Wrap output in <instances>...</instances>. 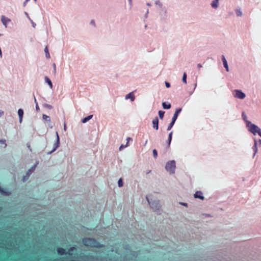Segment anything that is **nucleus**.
Masks as SVG:
<instances>
[{
	"label": "nucleus",
	"mask_w": 261,
	"mask_h": 261,
	"mask_svg": "<svg viewBox=\"0 0 261 261\" xmlns=\"http://www.w3.org/2000/svg\"><path fill=\"white\" fill-rule=\"evenodd\" d=\"M172 135V133L171 132L169 135V142H168V145L169 146L170 145L171 141Z\"/></svg>",
	"instance_id": "c85d7f7f"
},
{
	"label": "nucleus",
	"mask_w": 261,
	"mask_h": 261,
	"mask_svg": "<svg viewBox=\"0 0 261 261\" xmlns=\"http://www.w3.org/2000/svg\"><path fill=\"white\" fill-rule=\"evenodd\" d=\"M181 108H179L178 109H177L174 114V116L172 118V120L175 121L177 118V116H178V114L180 113V112L181 111Z\"/></svg>",
	"instance_id": "ddd939ff"
},
{
	"label": "nucleus",
	"mask_w": 261,
	"mask_h": 261,
	"mask_svg": "<svg viewBox=\"0 0 261 261\" xmlns=\"http://www.w3.org/2000/svg\"><path fill=\"white\" fill-rule=\"evenodd\" d=\"M164 114H165V112L162 111H159V115L160 118L161 119H163V118L164 117Z\"/></svg>",
	"instance_id": "5701e85b"
},
{
	"label": "nucleus",
	"mask_w": 261,
	"mask_h": 261,
	"mask_svg": "<svg viewBox=\"0 0 261 261\" xmlns=\"http://www.w3.org/2000/svg\"><path fill=\"white\" fill-rule=\"evenodd\" d=\"M118 185L119 187H121L123 186V181L121 178H120L118 181Z\"/></svg>",
	"instance_id": "bb28decb"
},
{
	"label": "nucleus",
	"mask_w": 261,
	"mask_h": 261,
	"mask_svg": "<svg viewBox=\"0 0 261 261\" xmlns=\"http://www.w3.org/2000/svg\"><path fill=\"white\" fill-rule=\"evenodd\" d=\"M194 198H199L201 200L204 199V197L202 196V193L201 191H197L194 194Z\"/></svg>",
	"instance_id": "6e6552de"
},
{
	"label": "nucleus",
	"mask_w": 261,
	"mask_h": 261,
	"mask_svg": "<svg viewBox=\"0 0 261 261\" xmlns=\"http://www.w3.org/2000/svg\"><path fill=\"white\" fill-rule=\"evenodd\" d=\"M45 80L47 82V83L49 85V87H50V88H52L53 84H52L51 81L49 80V79L48 77L46 76L45 77Z\"/></svg>",
	"instance_id": "a211bd4d"
},
{
	"label": "nucleus",
	"mask_w": 261,
	"mask_h": 261,
	"mask_svg": "<svg viewBox=\"0 0 261 261\" xmlns=\"http://www.w3.org/2000/svg\"><path fill=\"white\" fill-rule=\"evenodd\" d=\"M259 144L261 145V140H259Z\"/></svg>",
	"instance_id": "49530a36"
},
{
	"label": "nucleus",
	"mask_w": 261,
	"mask_h": 261,
	"mask_svg": "<svg viewBox=\"0 0 261 261\" xmlns=\"http://www.w3.org/2000/svg\"><path fill=\"white\" fill-rule=\"evenodd\" d=\"M34 99H35V102H36V99L35 97L34 98Z\"/></svg>",
	"instance_id": "8fccbe9b"
},
{
	"label": "nucleus",
	"mask_w": 261,
	"mask_h": 261,
	"mask_svg": "<svg viewBox=\"0 0 261 261\" xmlns=\"http://www.w3.org/2000/svg\"><path fill=\"white\" fill-rule=\"evenodd\" d=\"M197 66H198V67L199 68H201L202 67V65H201V64H198L197 65Z\"/></svg>",
	"instance_id": "a19ab883"
},
{
	"label": "nucleus",
	"mask_w": 261,
	"mask_h": 261,
	"mask_svg": "<svg viewBox=\"0 0 261 261\" xmlns=\"http://www.w3.org/2000/svg\"><path fill=\"white\" fill-rule=\"evenodd\" d=\"M182 81L185 84L187 83V74L186 73H184L183 77H182Z\"/></svg>",
	"instance_id": "393cba45"
},
{
	"label": "nucleus",
	"mask_w": 261,
	"mask_h": 261,
	"mask_svg": "<svg viewBox=\"0 0 261 261\" xmlns=\"http://www.w3.org/2000/svg\"><path fill=\"white\" fill-rule=\"evenodd\" d=\"M93 117V115H89L88 116V117H85V118H84L83 120H82V122L83 123H85L88 120H90V119H91Z\"/></svg>",
	"instance_id": "aec40b11"
},
{
	"label": "nucleus",
	"mask_w": 261,
	"mask_h": 261,
	"mask_svg": "<svg viewBox=\"0 0 261 261\" xmlns=\"http://www.w3.org/2000/svg\"><path fill=\"white\" fill-rule=\"evenodd\" d=\"M53 66H54V69L55 72H56V67L55 64H53Z\"/></svg>",
	"instance_id": "ea45409f"
},
{
	"label": "nucleus",
	"mask_w": 261,
	"mask_h": 261,
	"mask_svg": "<svg viewBox=\"0 0 261 261\" xmlns=\"http://www.w3.org/2000/svg\"><path fill=\"white\" fill-rule=\"evenodd\" d=\"M150 172H151V170H148V171H147V174H149V173H150Z\"/></svg>",
	"instance_id": "a18cd8bd"
},
{
	"label": "nucleus",
	"mask_w": 261,
	"mask_h": 261,
	"mask_svg": "<svg viewBox=\"0 0 261 261\" xmlns=\"http://www.w3.org/2000/svg\"><path fill=\"white\" fill-rule=\"evenodd\" d=\"M36 109L37 111H38L39 110V108L38 107V104L36 103Z\"/></svg>",
	"instance_id": "58836bf2"
},
{
	"label": "nucleus",
	"mask_w": 261,
	"mask_h": 261,
	"mask_svg": "<svg viewBox=\"0 0 261 261\" xmlns=\"http://www.w3.org/2000/svg\"><path fill=\"white\" fill-rule=\"evenodd\" d=\"M175 121H173L172 120V121L170 123V125H169L168 127V130H170L171 129V128L172 127V126H173L174 123H175Z\"/></svg>",
	"instance_id": "a878e982"
},
{
	"label": "nucleus",
	"mask_w": 261,
	"mask_h": 261,
	"mask_svg": "<svg viewBox=\"0 0 261 261\" xmlns=\"http://www.w3.org/2000/svg\"><path fill=\"white\" fill-rule=\"evenodd\" d=\"M222 61H223V65H224V67L225 68L226 71H229L228 66V65H227V63L226 60L225 59L224 56L222 57Z\"/></svg>",
	"instance_id": "2eb2a0df"
},
{
	"label": "nucleus",
	"mask_w": 261,
	"mask_h": 261,
	"mask_svg": "<svg viewBox=\"0 0 261 261\" xmlns=\"http://www.w3.org/2000/svg\"><path fill=\"white\" fill-rule=\"evenodd\" d=\"M165 85L167 88H169L170 86V84L168 82H165Z\"/></svg>",
	"instance_id": "72a5a7b5"
},
{
	"label": "nucleus",
	"mask_w": 261,
	"mask_h": 261,
	"mask_svg": "<svg viewBox=\"0 0 261 261\" xmlns=\"http://www.w3.org/2000/svg\"><path fill=\"white\" fill-rule=\"evenodd\" d=\"M2 21L4 25L7 27V23L10 21V19L5 17L4 16H2Z\"/></svg>",
	"instance_id": "f8f14e48"
},
{
	"label": "nucleus",
	"mask_w": 261,
	"mask_h": 261,
	"mask_svg": "<svg viewBox=\"0 0 261 261\" xmlns=\"http://www.w3.org/2000/svg\"><path fill=\"white\" fill-rule=\"evenodd\" d=\"M44 107H46V108H47L48 109H51V108H52V107L50 105H49L48 104H45L44 105Z\"/></svg>",
	"instance_id": "473e14b6"
},
{
	"label": "nucleus",
	"mask_w": 261,
	"mask_h": 261,
	"mask_svg": "<svg viewBox=\"0 0 261 261\" xmlns=\"http://www.w3.org/2000/svg\"><path fill=\"white\" fill-rule=\"evenodd\" d=\"M153 127L156 130L159 128V120L158 117H155L152 121Z\"/></svg>",
	"instance_id": "1a4fd4ad"
},
{
	"label": "nucleus",
	"mask_w": 261,
	"mask_h": 261,
	"mask_svg": "<svg viewBox=\"0 0 261 261\" xmlns=\"http://www.w3.org/2000/svg\"><path fill=\"white\" fill-rule=\"evenodd\" d=\"M56 136H57V141H56V142L55 143V145H54V147L53 148V149L48 152V154H51L53 152H54L58 148V147L59 146V144H60V138H59V135H58V132H56Z\"/></svg>",
	"instance_id": "423d86ee"
},
{
	"label": "nucleus",
	"mask_w": 261,
	"mask_h": 261,
	"mask_svg": "<svg viewBox=\"0 0 261 261\" xmlns=\"http://www.w3.org/2000/svg\"><path fill=\"white\" fill-rule=\"evenodd\" d=\"M175 162L174 161H171L168 162L166 166V169L171 173H174L175 169Z\"/></svg>",
	"instance_id": "20e7f679"
},
{
	"label": "nucleus",
	"mask_w": 261,
	"mask_h": 261,
	"mask_svg": "<svg viewBox=\"0 0 261 261\" xmlns=\"http://www.w3.org/2000/svg\"><path fill=\"white\" fill-rule=\"evenodd\" d=\"M162 106L165 109H169L171 108V105L170 103L166 104V102H163Z\"/></svg>",
	"instance_id": "6ab92c4d"
},
{
	"label": "nucleus",
	"mask_w": 261,
	"mask_h": 261,
	"mask_svg": "<svg viewBox=\"0 0 261 261\" xmlns=\"http://www.w3.org/2000/svg\"><path fill=\"white\" fill-rule=\"evenodd\" d=\"M236 13H237L238 16H240L242 15V12H241V11H240V9L237 10V11H236Z\"/></svg>",
	"instance_id": "7c9ffc66"
},
{
	"label": "nucleus",
	"mask_w": 261,
	"mask_h": 261,
	"mask_svg": "<svg viewBox=\"0 0 261 261\" xmlns=\"http://www.w3.org/2000/svg\"><path fill=\"white\" fill-rule=\"evenodd\" d=\"M6 140H5V139H1L0 140V143L4 145V148L6 147V146H7V144H6Z\"/></svg>",
	"instance_id": "b1692460"
},
{
	"label": "nucleus",
	"mask_w": 261,
	"mask_h": 261,
	"mask_svg": "<svg viewBox=\"0 0 261 261\" xmlns=\"http://www.w3.org/2000/svg\"><path fill=\"white\" fill-rule=\"evenodd\" d=\"M235 92L234 96L239 99H243L245 97V94L243 92H242L241 90H235L234 91Z\"/></svg>",
	"instance_id": "0eeeda50"
},
{
	"label": "nucleus",
	"mask_w": 261,
	"mask_h": 261,
	"mask_svg": "<svg viewBox=\"0 0 261 261\" xmlns=\"http://www.w3.org/2000/svg\"><path fill=\"white\" fill-rule=\"evenodd\" d=\"M3 111H0V116H2L3 114Z\"/></svg>",
	"instance_id": "37998d69"
},
{
	"label": "nucleus",
	"mask_w": 261,
	"mask_h": 261,
	"mask_svg": "<svg viewBox=\"0 0 261 261\" xmlns=\"http://www.w3.org/2000/svg\"><path fill=\"white\" fill-rule=\"evenodd\" d=\"M57 252L60 255H63L66 253V250L62 248H58L57 249Z\"/></svg>",
	"instance_id": "f3484780"
},
{
	"label": "nucleus",
	"mask_w": 261,
	"mask_h": 261,
	"mask_svg": "<svg viewBox=\"0 0 261 261\" xmlns=\"http://www.w3.org/2000/svg\"><path fill=\"white\" fill-rule=\"evenodd\" d=\"M0 192L1 194L5 196H9L11 195V192L6 191L4 189L0 186Z\"/></svg>",
	"instance_id": "9d476101"
},
{
	"label": "nucleus",
	"mask_w": 261,
	"mask_h": 261,
	"mask_svg": "<svg viewBox=\"0 0 261 261\" xmlns=\"http://www.w3.org/2000/svg\"><path fill=\"white\" fill-rule=\"evenodd\" d=\"M125 98L126 99L130 98L132 101H134L135 97L134 95L133 94V93L130 92V93H128L127 95H126V96H125Z\"/></svg>",
	"instance_id": "4468645a"
},
{
	"label": "nucleus",
	"mask_w": 261,
	"mask_h": 261,
	"mask_svg": "<svg viewBox=\"0 0 261 261\" xmlns=\"http://www.w3.org/2000/svg\"><path fill=\"white\" fill-rule=\"evenodd\" d=\"M91 23H92L94 24V21L93 20H92V21H91Z\"/></svg>",
	"instance_id": "09e8293b"
},
{
	"label": "nucleus",
	"mask_w": 261,
	"mask_h": 261,
	"mask_svg": "<svg viewBox=\"0 0 261 261\" xmlns=\"http://www.w3.org/2000/svg\"><path fill=\"white\" fill-rule=\"evenodd\" d=\"M219 1V0H214L211 4L212 7L214 8H217L218 6Z\"/></svg>",
	"instance_id": "dca6fc26"
},
{
	"label": "nucleus",
	"mask_w": 261,
	"mask_h": 261,
	"mask_svg": "<svg viewBox=\"0 0 261 261\" xmlns=\"http://www.w3.org/2000/svg\"><path fill=\"white\" fill-rule=\"evenodd\" d=\"M253 149H254V156L255 154L257 152V141H256V140H254V146H253Z\"/></svg>",
	"instance_id": "412c9836"
},
{
	"label": "nucleus",
	"mask_w": 261,
	"mask_h": 261,
	"mask_svg": "<svg viewBox=\"0 0 261 261\" xmlns=\"http://www.w3.org/2000/svg\"><path fill=\"white\" fill-rule=\"evenodd\" d=\"M28 147L30 149V151H32V149L30 147V144H28Z\"/></svg>",
	"instance_id": "79ce46f5"
},
{
	"label": "nucleus",
	"mask_w": 261,
	"mask_h": 261,
	"mask_svg": "<svg viewBox=\"0 0 261 261\" xmlns=\"http://www.w3.org/2000/svg\"><path fill=\"white\" fill-rule=\"evenodd\" d=\"M43 119L45 120V121H50V119H49V116L46 115H43Z\"/></svg>",
	"instance_id": "cd10ccee"
},
{
	"label": "nucleus",
	"mask_w": 261,
	"mask_h": 261,
	"mask_svg": "<svg viewBox=\"0 0 261 261\" xmlns=\"http://www.w3.org/2000/svg\"><path fill=\"white\" fill-rule=\"evenodd\" d=\"M242 116L243 117L244 120H245L246 121V122L247 123L248 121L246 120V119L247 118L246 116L244 113H243Z\"/></svg>",
	"instance_id": "f704fd0d"
},
{
	"label": "nucleus",
	"mask_w": 261,
	"mask_h": 261,
	"mask_svg": "<svg viewBox=\"0 0 261 261\" xmlns=\"http://www.w3.org/2000/svg\"><path fill=\"white\" fill-rule=\"evenodd\" d=\"M33 27H35V24L33 22Z\"/></svg>",
	"instance_id": "de8ad7c7"
},
{
	"label": "nucleus",
	"mask_w": 261,
	"mask_h": 261,
	"mask_svg": "<svg viewBox=\"0 0 261 261\" xmlns=\"http://www.w3.org/2000/svg\"><path fill=\"white\" fill-rule=\"evenodd\" d=\"M64 129L65 130H66V125H64Z\"/></svg>",
	"instance_id": "c03bdc74"
},
{
	"label": "nucleus",
	"mask_w": 261,
	"mask_h": 261,
	"mask_svg": "<svg viewBox=\"0 0 261 261\" xmlns=\"http://www.w3.org/2000/svg\"><path fill=\"white\" fill-rule=\"evenodd\" d=\"M146 200L147 201L149 205H150V208L154 212H158L160 210L161 208V205L160 204V201L159 200H153L152 201H150L148 197L146 196Z\"/></svg>",
	"instance_id": "f03ea898"
},
{
	"label": "nucleus",
	"mask_w": 261,
	"mask_h": 261,
	"mask_svg": "<svg viewBox=\"0 0 261 261\" xmlns=\"http://www.w3.org/2000/svg\"><path fill=\"white\" fill-rule=\"evenodd\" d=\"M44 51L45 53V55L47 58H50V55L49 54L48 49L47 46H46V47L44 49Z\"/></svg>",
	"instance_id": "4be33fe9"
},
{
	"label": "nucleus",
	"mask_w": 261,
	"mask_h": 261,
	"mask_svg": "<svg viewBox=\"0 0 261 261\" xmlns=\"http://www.w3.org/2000/svg\"><path fill=\"white\" fill-rule=\"evenodd\" d=\"M84 244L88 247L101 248L103 245H100L95 239L92 238H85L83 240Z\"/></svg>",
	"instance_id": "f257e3e1"
},
{
	"label": "nucleus",
	"mask_w": 261,
	"mask_h": 261,
	"mask_svg": "<svg viewBox=\"0 0 261 261\" xmlns=\"http://www.w3.org/2000/svg\"><path fill=\"white\" fill-rule=\"evenodd\" d=\"M18 114L19 117V122L21 123L22 121V118L23 115V111L22 109H20L18 111Z\"/></svg>",
	"instance_id": "9b49d317"
},
{
	"label": "nucleus",
	"mask_w": 261,
	"mask_h": 261,
	"mask_svg": "<svg viewBox=\"0 0 261 261\" xmlns=\"http://www.w3.org/2000/svg\"><path fill=\"white\" fill-rule=\"evenodd\" d=\"M248 126L249 127L250 130L253 135H256V133L261 137V130L256 125L251 124L250 122H247Z\"/></svg>",
	"instance_id": "7ed1b4c3"
},
{
	"label": "nucleus",
	"mask_w": 261,
	"mask_h": 261,
	"mask_svg": "<svg viewBox=\"0 0 261 261\" xmlns=\"http://www.w3.org/2000/svg\"><path fill=\"white\" fill-rule=\"evenodd\" d=\"M129 1H131V0H129Z\"/></svg>",
	"instance_id": "3c124183"
},
{
	"label": "nucleus",
	"mask_w": 261,
	"mask_h": 261,
	"mask_svg": "<svg viewBox=\"0 0 261 261\" xmlns=\"http://www.w3.org/2000/svg\"><path fill=\"white\" fill-rule=\"evenodd\" d=\"M180 204L182 205H184V206H188L187 203L180 202Z\"/></svg>",
	"instance_id": "e433bc0d"
},
{
	"label": "nucleus",
	"mask_w": 261,
	"mask_h": 261,
	"mask_svg": "<svg viewBox=\"0 0 261 261\" xmlns=\"http://www.w3.org/2000/svg\"><path fill=\"white\" fill-rule=\"evenodd\" d=\"M126 147V146H125H125H124L123 145H121L120 146V148H119V149H120V150H121V149H122V148H124V147Z\"/></svg>",
	"instance_id": "4c0bfd02"
},
{
	"label": "nucleus",
	"mask_w": 261,
	"mask_h": 261,
	"mask_svg": "<svg viewBox=\"0 0 261 261\" xmlns=\"http://www.w3.org/2000/svg\"><path fill=\"white\" fill-rule=\"evenodd\" d=\"M152 152H153V154L154 157L155 158H156V156L158 155V153H157L156 150L153 149Z\"/></svg>",
	"instance_id": "c756f323"
},
{
	"label": "nucleus",
	"mask_w": 261,
	"mask_h": 261,
	"mask_svg": "<svg viewBox=\"0 0 261 261\" xmlns=\"http://www.w3.org/2000/svg\"><path fill=\"white\" fill-rule=\"evenodd\" d=\"M74 249H75V248H74V247H71V248L69 250L68 253V254H71V253H70V252H71V251H73Z\"/></svg>",
	"instance_id": "2f4dec72"
},
{
	"label": "nucleus",
	"mask_w": 261,
	"mask_h": 261,
	"mask_svg": "<svg viewBox=\"0 0 261 261\" xmlns=\"http://www.w3.org/2000/svg\"><path fill=\"white\" fill-rule=\"evenodd\" d=\"M36 166H37V164H35V165H34L33 167H32V168L28 170L26 175L25 176H24L22 178V181L23 182H25L26 180H27L28 179L31 174H32L35 170Z\"/></svg>",
	"instance_id": "39448f33"
},
{
	"label": "nucleus",
	"mask_w": 261,
	"mask_h": 261,
	"mask_svg": "<svg viewBox=\"0 0 261 261\" xmlns=\"http://www.w3.org/2000/svg\"><path fill=\"white\" fill-rule=\"evenodd\" d=\"M131 140L130 138H129V137L127 138V143H126L125 146H127L128 145V142H129V140Z\"/></svg>",
	"instance_id": "c9c22d12"
}]
</instances>
